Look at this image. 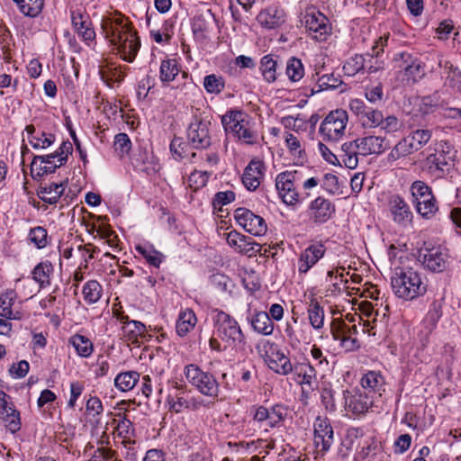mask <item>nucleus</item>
<instances>
[{"label": "nucleus", "mask_w": 461, "mask_h": 461, "mask_svg": "<svg viewBox=\"0 0 461 461\" xmlns=\"http://www.w3.org/2000/svg\"><path fill=\"white\" fill-rule=\"evenodd\" d=\"M226 240L236 252L248 256L249 258L257 256L261 250L260 244L237 230L228 232L226 234Z\"/></svg>", "instance_id": "20"}, {"label": "nucleus", "mask_w": 461, "mask_h": 461, "mask_svg": "<svg viewBox=\"0 0 461 461\" xmlns=\"http://www.w3.org/2000/svg\"><path fill=\"white\" fill-rule=\"evenodd\" d=\"M65 185L63 183L41 184L37 191L38 197L44 203L55 204L64 194Z\"/></svg>", "instance_id": "29"}, {"label": "nucleus", "mask_w": 461, "mask_h": 461, "mask_svg": "<svg viewBox=\"0 0 461 461\" xmlns=\"http://www.w3.org/2000/svg\"><path fill=\"white\" fill-rule=\"evenodd\" d=\"M27 139L33 149H46L53 144L55 136L44 131L36 132L34 125L29 124L25 127Z\"/></svg>", "instance_id": "31"}, {"label": "nucleus", "mask_w": 461, "mask_h": 461, "mask_svg": "<svg viewBox=\"0 0 461 461\" xmlns=\"http://www.w3.org/2000/svg\"><path fill=\"white\" fill-rule=\"evenodd\" d=\"M113 147L121 156L128 154L131 149V141L126 133H119L114 138Z\"/></svg>", "instance_id": "59"}, {"label": "nucleus", "mask_w": 461, "mask_h": 461, "mask_svg": "<svg viewBox=\"0 0 461 461\" xmlns=\"http://www.w3.org/2000/svg\"><path fill=\"white\" fill-rule=\"evenodd\" d=\"M431 131L425 129H418L411 132L407 138L410 140L413 149L418 151L421 149L431 139Z\"/></svg>", "instance_id": "52"}, {"label": "nucleus", "mask_w": 461, "mask_h": 461, "mask_svg": "<svg viewBox=\"0 0 461 461\" xmlns=\"http://www.w3.org/2000/svg\"><path fill=\"white\" fill-rule=\"evenodd\" d=\"M456 156V150L449 141H435L427 149V156L423 162L424 170L431 177L442 178L450 172Z\"/></svg>", "instance_id": "2"}, {"label": "nucleus", "mask_w": 461, "mask_h": 461, "mask_svg": "<svg viewBox=\"0 0 461 461\" xmlns=\"http://www.w3.org/2000/svg\"><path fill=\"white\" fill-rule=\"evenodd\" d=\"M349 109L364 128L379 127V123L382 122V112L366 105L360 99L351 100Z\"/></svg>", "instance_id": "19"}, {"label": "nucleus", "mask_w": 461, "mask_h": 461, "mask_svg": "<svg viewBox=\"0 0 461 461\" xmlns=\"http://www.w3.org/2000/svg\"><path fill=\"white\" fill-rule=\"evenodd\" d=\"M281 123L285 129L294 131L297 133L305 131L307 129V120L301 114H298L297 116H285L282 118Z\"/></svg>", "instance_id": "53"}, {"label": "nucleus", "mask_w": 461, "mask_h": 461, "mask_svg": "<svg viewBox=\"0 0 461 461\" xmlns=\"http://www.w3.org/2000/svg\"><path fill=\"white\" fill-rule=\"evenodd\" d=\"M304 74V66L300 59L292 57L287 60L285 75L292 83L299 82Z\"/></svg>", "instance_id": "47"}, {"label": "nucleus", "mask_w": 461, "mask_h": 461, "mask_svg": "<svg viewBox=\"0 0 461 461\" xmlns=\"http://www.w3.org/2000/svg\"><path fill=\"white\" fill-rule=\"evenodd\" d=\"M140 379V374L136 371L120 373L114 378V385L122 392L131 391Z\"/></svg>", "instance_id": "45"}, {"label": "nucleus", "mask_w": 461, "mask_h": 461, "mask_svg": "<svg viewBox=\"0 0 461 461\" xmlns=\"http://www.w3.org/2000/svg\"><path fill=\"white\" fill-rule=\"evenodd\" d=\"M211 173L207 171H198L194 170L191 173L188 179V185L190 188L194 191L199 190L203 187L209 180Z\"/></svg>", "instance_id": "58"}, {"label": "nucleus", "mask_w": 461, "mask_h": 461, "mask_svg": "<svg viewBox=\"0 0 461 461\" xmlns=\"http://www.w3.org/2000/svg\"><path fill=\"white\" fill-rule=\"evenodd\" d=\"M135 249L149 265L155 267H159L160 263L162 262V254L160 252L155 250L151 247L142 245H138Z\"/></svg>", "instance_id": "55"}, {"label": "nucleus", "mask_w": 461, "mask_h": 461, "mask_svg": "<svg viewBox=\"0 0 461 461\" xmlns=\"http://www.w3.org/2000/svg\"><path fill=\"white\" fill-rule=\"evenodd\" d=\"M348 122V115L345 110L331 111L321 122L319 133L324 141H339L345 135Z\"/></svg>", "instance_id": "7"}, {"label": "nucleus", "mask_w": 461, "mask_h": 461, "mask_svg": "<svg viewBox=\"0 0 461 461\" xmlns=\"http://www.w3.org/2000/svg\"><path fill=\"white\" fill-rule=\"evenodd\" d=\"M102 29L105 38L120 51L122 58L132 62L137 55L140 42L133 32L131 23L123 17L104 20Z\"/></svg>", "instance_id": "1"}, {"label": "nucleus", "mask_w": 461, "mask_h": 461, "mask_svg": "<svg viewBox=\"0 0 461 461\" xmlns=\"http://www.w3.org/2000/svg\"><path fill=\"white\" fill-rule=\"evenodd\" d=\"M297 170H286L276 177V188L279 197L287 205H295L301 200L310 196V193H299Z\"/></svg>", "instance_id": "5"}, {"label": "nucleus", "mask_w": 461, "mask_h": 461, "mask_svg": "<svg viewBox=\"0 0 461 461\" xmlns=\"http://www.w3.org/2000/svg\"><path fill=\"white\" fill-rule=\"evenodd\" d=\"M61 166L51 153L45 156H34L31 163V176L33 179H38L45 175L54 173Z\"/></svg>", "instance_id": "27"}, {"label": "nucleus", "mask_w": 461, "mask_h": 461, "mask_svg": "<svg viewBox=\"0 0 461 461\" xmlns=\"http://www.w3.org/2000/svg\"><path fill=\"white\" fill-rule=\"evenodd\" d=\"M103 293V287L96 280H89L82 289L84 300L88 304L97 303Z\"/></svg>", "instance_id": "48"}, {"label": "nucleus", "mask_w": 461, "mask_h": 461, "mask_svg": "<svg viewBox=\"0 0 461 461\" xmlns=\"http://www.w3.org/2000/svg\"><path fill=\"white\" fill-rule=\"evenodd\" d=\"M410 190L417 212L423 218H432L438 207L431 188L425 182L417 180L411 184Z\"/></svg>", "instance_id": "6"}, {"label": "nucleus", "mask_w": 461, "mask_h": 461, "mask_svg": "<svg viewBox=\"0 0 461 461\" xmlns=\"http://www.w3.org/2000/svg\"><path fill=\"white\" fill-rule=\"evenodd\" d=\"M254 420L259 422L267 432L269 429H279L288 416V407L283 403H276L270 409L266 406H253L251 408Z\"/></svg>", "instance_id": "9"}, {"label": "nucleus", "mask_w": 461, "mask_h": 461, "mask_svg": "<svg viewBox=\"0 0 461 461\" xmlns=\"http://www.w3.org/2000/svg\"><path fill=\"white\" fill-rule=\"evenodd\" d=\"M197 322V318L192 309L182 310L177 317L176 323V331L178 336L185 337L194 330Z\"/></svg>", "instance_id": "33"}, {"label": "nucleus", "mask_w": 461, "mask_h": 461, "mask_svg": "<svg viewBox=\"0 0 461 461\" xmlns=\"http://www.w3.org/2000/svg\"><path fill=\"white\" fill-rule=\"evenodd\" d=\"M415 152L413 149L410 140L408 141V138L405 137L402 140H401L392 149L391 153L389 154V157L393 160H396L402 157H405L407 155H410L411 153Z\"/></svg>", "instance_id": "57"}, {"label": "nucleus", "mask_w": 461, "mask_h": 461, "mask_svg": "<svg viewBox=\"0 0 461 461\" xmlns=\"http://www.w3.org/2000/svg\"><path fill=\"white\" fill-rule=\"evenodd\" d=\"M180 73L179 64L175 59H164L159 67V79L164 86L172 82Z\"/></svg>", "instance_id": "41"}, {"label": "nucleus", "mask_w": 461, "mask_h": 461, "mask_svg": "<svg viewBox=\"0 0 461 461\" xmlns=\"http://www.w3.org/2000/svg\"><path fill=\"white\" fill-rule=\"evenodd\" d=\"M28 240L39 249L46 248L49 244L47 230L41 226L31 229Z\"/></svg>", "instance_id": "54"}, {"label": "nucleus", "mask_w": 461, "mask_h": 461, "mask_svg": "<svg viewBox=\"0 0 461 461\" xmlns=\"http://www.w3.org/2000/svg\"><path fill=\"white\" fill-rule=\"evenodd\" d=\"M99 74L101 78L105 82H122L126 73L122 70L121 67H113L112 64L99 65Z\"/></svg>", "instance_id": "46"}, {"label": "nucleus", "mask_w": 461, "mask_h": 461, "mask_svg": "<svg viewBox=\"0 0 461 461\" xmlns=\"http://www.w3.org/2000/svg\"><path fill=\"white\" fill-rule=\"evenodd\" d=\"M251 325L255 331L268 336L274 331V323L269 314L266 312H258L252 317Z\"/></svg>", "instance_id": "42"}, {"label": "nucleus", "mask_w": 461, "mask_h": 461, "mask_svg": "<svg viewBox=\"0 0 461 461\" xmlns=\"http://www.w3.org/2000/svg\"><path fill=\"white\" fill-rule=\"evenodd\" d=\"M321 187L329 194H336L339 189L338 176L331 173L325 174L321 181Z\"/></svg>", "instance_id": "63"}, {"label": "nucleus", "mask_w": 461, "mask_h": 461, "mask_svg": "<svg viewBox=\"0 0 461 461\" xmlns=\"http://www.w3.org/2000/svg\"><path fill=\"white\" fill-rule=\"evenodd\" d=\"M306 303L308 318L312 327L315 330H321L324 324L323 308L313 295L309 296V302H306Z\"/></svg>", "instance_id": "36"}, {"label": "nucleus", "mask_w": 461, "mask_h": 461, "mask_svg": "<svg viewBox=\"0 0 461 461\" xmlns=\"http://www.w3.org/2000/svg\"><path fill=\"white\" fill-rule=\"evenodd\" d=\"M184 374L188 383L202 394L213 398L218 396L219 383L212 374L203 371L194 364L186 365Z\"/></svg>", "instance_id": "8"}, {"label": "nucleus", "mask_w": 461, "mask_h": 461, "mask_svg": "<svg viewBox=\"0 0 461 461\" xmlns=\"http://www.w3.org/2000/svg\"><path fill=\"white\" fill-rule=\"evenodd\" d=\"M234 218L237 223L251 235L263 236L267 230L266 221L247 208L240 207L236 209Z\"/></svg>", "instance_id": "14"}, {"label": "nucleus", "mask_w": 461, "mask_h": 461, "mask_svg": "<svg viewBox=\"0 0 461 461\" xmlns=\"http://www.w3.org/2000/svg\"><path fill=\"white\" fill-rule=\"evenodd\" d=\"M365 68V58L362 55L356 54L354 57L348 59L344 66L343 70L345 75L353 77Z\"/></svg>", "instance_id": "56"}, {"label": "nucleus", "mask_w": 461, "mask_h": 461, "mask_svg": "<svg viewBox=\"0 0 461 461\" xmlns=\"http://www.w3.org/2000/svg\"><path fill=\"white\" fill-rule=\"evenodd\" d=\"M221 123L226 132L232 133L239 140L248 144L256 140V136L248 127L245 114L241 111L230 110L221 116Z\"/></svg>", "instance_id": "10"}, {"label": "nucleus", "mask_w": 461, "mask_h": 461, "mask_svg": "<svg viewBox=\"0 0 461 461\" xmlns=\"http://www.w3.org/2000/svg\"><path fill=\"white\" fill-rule=\"evenodd\" d=\"M284 140L289 154L295 159L303 161L305 158V149L302 140L290 131L284 132Z\"/></svg>", "instance_id": "39"}, {"label": "nucleus", "mask_w": 461, "mask_h": 461, "mask_svg": "<svg viewBox=\"0 0 461 461\" xmlns=\"http://www.w3.org/2000/svg\"><path fill=\"white\" fill-rule=\"evenodd\" d=\"M203 86L210 95H220L225 88V79L222 76L210 74L203 77Z\"/></svg>", "instance_id": "49"}, {"label": "nucleus", "mask_w": 461, "mask_h": 461, "mask_svg": "<svg viewBox=\"0 0 461 461\" xmlns=\"http://www.w3.org/2000/svg\"><path fill=\"white\" fill-rule=\"evenodd\" d=\"M69 344L73 346L77 355L81 357H89L94 351L92 341L81 334H75L70 337Z\"/></svg>", "instance_id": "44"}, {"label": "nucleus", "mask_w": 461, "mask_h": 461, "mask_svg": "<svg viewBox=\"0 0 461 461\" xmlns=\"http://www.w3.org/2000/svg\"><path fill=\"white\" fill-rule=\"evenodd\" d=\"M321 399L323 406L329 411H335L336 407V392L331 388L325 387L321 390Z\"/></svg>", "instance_id": "60"}, {"label": "nucleus", "mask_w": 461, "mask_h": 461, "mask_svg": "<svg viewBox=\"0 0 461 461\" xmlns=\"http://www.w3.org/2000/svg\"><path fill=\"white\" fill-rule=\"evenodd\" d=\"M25 16L36 17L42 11L44 0H14Z\"/></svg>", "instance_id": "50"}, {"label": "nucleus", "mask_w": 461, "mask_h": 461, "mask_svg": "<svg viewBox=\"0 0 461 461\" xmlns=\"http://www.w3.org/2000/svg\"><path fill=\"white\" fill-rule=\"evenodd\" d=\"M53 270V265L50 261L41 262L33 268L32 278L41 288L47 287L50 285V276Z\"/></svg>", "instance_id": "40"}, {"label": "nucleus", "mask_w": 461, "mask_h": 461, "mask_svg": "<svg viewBox=\"0 0 461 461\" xmlns=\"http://www.w3.org/2000/svg\"><path fill=\"white\" fill-rule=\"evenodd\" d=\"M146 326L138 321L128 320L122 325V335L131 344L140 342V338L145 337Z\"/></svg>", "instance_id": "38"}, {"label": "nucleus", "mask_w": 461, "mask_h": 461, "mask_svg": "<svg viewBox=\"0 0 461 461\" xmlns=\"http://www.w3.org/2000/svg\"><path fill=\"white\" fill-rule=\"evenodd\" d=\"M262 348L264 360L271 370L281 375H287L293 372L294 365L277 344L266 341Z\"/></svg>", "instance_id": "11"}, {"label": "nucleus", "mask_w": 461, "mask_h": 461, "mask_svg": "<svg viewBox=\"0 0 461 461\" xmlns=\"http://www.w3.org/2000/svg\"><path fill=\"white\" fill-rule=\"evenodd\" d=\"M393 60L397 68V77L403 85L412 86L426 76L425 63L411 53H397Z\"/></svg>", "instance_id": "4"}, {"label": "nucleus", "mask_w": 461, "mask_h": 461, "mask_svg": "<svg viewBox=\"0 0 461 461\" xmlns=\"http://www.w3.org/2000/svg\"><path fill=\"white\" fill-rule=\"evenodd\" d=\"M257 20L262 26L273 29L285 23V14L276 7H268L259 12Z\"/></svg>", "instance_id": "30"}, {"label": "nucleus", "mask_w": 461, "mask_h": 461, "mask_svg": "<svg viewBox=\"0 0 461 461\" xmlns=\"http://www.w3.org/2000/svg\"><path fill=\"white\" fill-rule=\"evenodd\" d=\"M173 387L176 393H170L167 396V402L172 411L178 413L184 409L195 410L200 406V402L195 398L186 393L183 384L173 382Z\"/></svg>", "instance_id": "22"}, {"label": "nucleus", "mask_w": 461, "mask_h": 461, "mask_svg": "<svg viewBox=\"0 0 461 461\" xmlns=\"http://www.w3.org/2000/svg\"><path fill=\"white\" fill-rule=\"evenodd\" d=\"M292 373L296 376L295 381L303 387L306 385L312 388V383L316 380V370L310 363H296Z\"/></svg>", "instance_id": "32"}, {"label": "nucleus", "mask_w": 461, "mask_h": 461, "mask_svg": "<svg viewBox=\"0 0 461 461\" xmlns=\"http://www.w3.org/2000/svg\"><path fill=\"white\" fill-rule=\"evenodd\" d=\"M326 253V247L322 241L309 244L303 249L298 257L297 267L300 275L307 274Z\"/></svg>", "instance_id": "18"}, {"label": "nucleus", "mask_w": 461, "mask_h": 461, "mask_svg": "<svg viewBox=\"0 0 461 461\" xmlns=\"http://www.w3.org/2000/svg\"><path fill=\"white\" fill-rule=\"evenodd\" d=\"M394 294L406 301L422 296L427 292V283L422 275L411 267L400 268L392 276Z\"/></svg>", "instance_id": "3"}, {"label": "nucleus", "mask_w": 461, "mask_h": 461, "mask_svg": "<svg viewBox=\"0 0 461 461\" xmlns=\"http://www.w3.org/2000/svg\"><path fill=\"white\" fill-rule=\"evenodd\" d=\"M359 148L357 140L345 142L341 146L340 158L348 168L354 169L358 165Z\"/></svg>", "instance_id": "37"}, {"label": "nucleus", "mask_w": 461, "mask_h": 461, "mask_svg": "<svg viewBox=\"0 0 461 461\" xmlns=\"http://www.w3.org/2000/svg\"><path fill=\"white\" fill-rule=\"evenodd\" d=\"M343 406L347 412L360 415L366 413L373 406L374 398L366 392L356 390L350 393L348 390L342 392Z\"/></svg>", "instance_id": "16"}, {"label": "nucleus", "mask_w": 461, "mask_h": 461, "mask_svg": "<svg viewBox=\"0 0 461 461\" xmlns=\"http://www.w3.org/2000/svg\"><path fill=\"white\" fill-rule=\"evenodd\" d=\"M187 140L193 148L197 149H207L211 145L209 123L194 119L187 129Z\"/></svg>", "instance_id": "21"}, {"label": "nucleus", "mask_w": 461, "mask_h": 461, "mask_svg": "<svg viewBox=\"0 0 461 461\" xmlns=\"http://www.w3.org/2000/svg\"><path fill=\"white\" fill-rule=\"evenodd\" d=\"M0 418L9 432H18L21 429L20 413L14 409L13 403L9 405L5 414L0 413Z\"/></svg>", "instance_id": "51"}, {"label": "nucleus", "mask_w": 461, "mask_h": 461, "mask_svg": "<svg viewBox=\"0 0 461 461\" xmlns=\"http://www.w3.org/2000/svg\"><path fill=\"white\" fill-rule=\"evenodd\" d=\"M259 70L265 81L274 83L277 78V61L272 55H265L260 59Z\"/></svg>", "instance_id": "43"}, {"label": "nucleus", "mask_w": 461, "mask_h": 461, "mask_svg": "<svg viewBox=\"0 0 461 461\" xmlns=\"http://www.w3.org/2000/svg\"><path fill=\"white\" fill-rule=\"evenodd\" d=\"M303 22L309 34L317 41H325L331 33L329 19L314 8L306 11Z\"/></svg>", "instance_id": "13"}, {"label": "nucleus", "mask_w": 461, "mask_h": 461, "mask_svg": "<svg viewBox=\"0 0 461 461\" xmlns=\"http://www.w3.org/2000/svg\"><path fill=\"white\" fill-rule=\"evenodd\" d=\"M114 427L113 432H130L134 431L132 422L126 417L125 414L118 413L113 420Z\"/></svg>", "instance_id": "62"}, {"label": "nucleus", "mask_w": 461, "mask_h": 461, "mask_svg": "<svg viewBox=\"0 0 461 461\" xmlns=\"http://www.w3.org/2000/svg\"><path fill=\"white\" fill-rule=\"evenodd\" d=\"M388 211L396 225L402 228L411 225L413 213L408 203L400 194H394L388 197Z\"/></svg>", "instance_id": "15"}, {"label": "nucleus", "mask_w": 461, "mask_h": 461, "mask_svg": "<svg viewBox=\"0 0 461 461\" xmlns=\"http://www.w3.org/2000/svg\"><path fill=\"white\" fill-rule=\"evenodd\" d=\"M71 22L75 31L85 41H92L95 38V32L92 27L89 15L82 9L70 11Z\"/></svg>", "instance_id": "25"}, {"label": "nucleus", "mask_w": 461, "mask_h": 461, "mask_svg": "<svg viewBox=\"0 0 461 461\" xmlns=\"http://www.w3.org/2000/svg\"><path fill=\"white\" fill-rule=\"evenodd\" d=\"M307 212L313 224L322 225L333 217L336 206L330 199L317 196L310 203Z\"/></svg>", "instance_id": "17"}, {"label": "nucleus", "mask_w": 461, "mask_h": 461, "mask_svg": "<svg viewBox=\"0 0 461 461\" xmlns=\"http://www.w3.org/2000/svg\"><path fill=\"white\" fill-rule=\"evenodd\" d=\"M360 384L368 393H379L385 387V379L378 371H368L361 378Z\"/></svg>", "instance_id": "34"}, {"label": "nucleus", "mask_w": 461, "mask_h": 461, "mask_svg": "<svg viewBox=\"0 0 461 461\" xmlns=\"http://www.w3.org/2000/svg\"><path fill=\"white\" fill-rule=\"evenodd\" d=\"M215 332L220 339L233 345L245 342L244 334L237 321L221 311L215 316Z\"/></svg>", "instance_id": "12"}, {"label": "nucleus", "mask_w": 461, "mask_h": 461, "mask_svg": "<svg viewBox=\"0 0 461 461\" xmlns=\"http://www.w3.org/2000/svg\"><path fill=\"white\" fill-rule=\"evenodd\" d=\"M330 332L334 340L339 341V345L346 351L357 349L360 346L357 339H345L347 323L341 319H334L330 323Z\"/></svg>", "instance_id": "28"}, {"label": "nucleus", "mask_w": 461, "mask_h": 461, "mask_svg": "<svg viewBox=\"0 0 461 461\" xmlns=\"http://www.w3.org/2000/svg\"><path fill=\"white\" fill-rule=\"evenodd\" d=\"M356 140L362 156L380 155L388 149V141L382 136L366 135Z\"/></svg>", "instance_id": "26"}, {"label": "nucleus", "mask_w": 461, "mask_h": 461, "mask_svg": "<svg viewBox=\"0 0 461 461\" xmlns=\"http://www.w3.org/2000/svg\"><path fill=\"white\" fill-rule=\"evenodd\" d=\"M265 170V163L258 158H253L245 167L242 175L244 186L249 191H255L264 178Z\"/></svg>", "instance_id": "24"}, {"label": "nucleus", "mask_w": 461, "mask_h": 461, "mask_svg": "<svg viewBox=\"0 0 461 461\" xmlns=\"http://www.w3.org/2000/svg\"><path fill=\"white\" fill-rule=\"evenodd\" d=\"M17 299V294L14 290H7L0 295V316L7 320H20L22 318L21 312H14L12 310Z\"/></svg>", "instance_id": "35"}, {"label": "nucleus", "mask_w": 461, "mask_h": 461, "mask_svg": "<svg viewBox=\"0 0 461 461\" xmlns=\"http://www.w3.org/2000/svg\"><path fill=\"white\" fill-rule=\"evenodd\" d=\"M235 193L228 190L224 192H218L215 194L212 199L213 207L221 209L223 205H226L235 200Z\"/></svg>", "instance_id": "61"}, {"label": "nucleus", "mask_w": 461, "mask_h": 461, "mask_svg": "<svg viewBox=\"0 0 461 461\" xmlns=\"http://www.w3.org/2000/svg\"><path fill=\"white\" fill-rule=\"evenodd\" d=\"M379 126L386 133H393L400 130L401 123L397 117L393 115H389L386 117H384V115H382V122H380Z\"/></svg>", "instance_id": "64"}, {"label": "nucleus", "mask_w": 461, "mask_h": 461, "mask_svg": "<svg viewBox=\"0 0 461 461\" xmlns=\"http://www.w3.org/2000/svg\"><path fill=\"white\" fill-rule=\"evenodd\" d=\"M420 257L425 267L432 272H443L448 264L447 250L440 247L426 249Z\"/></svg>", "instance_id": "23"}]
</instances>
